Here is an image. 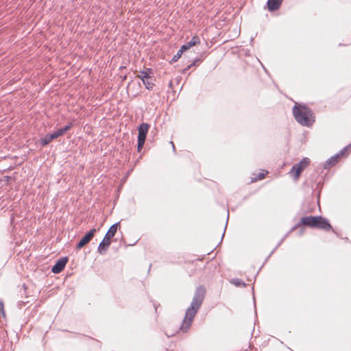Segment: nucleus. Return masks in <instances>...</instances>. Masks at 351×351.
Masks as SVG:
<instances>
[{"mask_svg":"<svg viewBox=\"0 0 351 351\" xmlns=\"http://www.w3.org/2000/svg\"><path fill=\"white\" fill-rule=\"evenodd\" d=\"M293 114L295 120L303 126H311L315 121L313 112L304 105L296 104L293 108Z\"/></svg>","mask_w":351,"mask_h":351,"instance_id":"nucleus-1","label":"nucleus"},{"mask_svg":"<svg viewBox=\"0 0 351 351\" xmlns=\"http://www.w3.org/2000/svg\"><path fill=\"white\" fill-rule=\"evenodd\" d=\"M96 231L97 230L95 228H93L88 233H86L85 236L83 237L77 243V248L81 249L83 247H84L86 244H88L94 237Z\"/></svg>","mask_w":351,"mask_h":351,"instance_id":"nucleus-8","label":"nucleus"},{"mask_svg":"<svg viewBox=\"0 0 351 351\" xmlns=\"http://www.w3.org/2000/svg\"><path fill=\"white\" fill-rule=\"evenodd\" d=\"M136 77L141 79L145 85V88L148 90H152L155 84V79L153 76V72L152 69H147L145 71H139L137 74Z\"/></svg>","mask_w":351,"mask_h":351,"instance_id":"nucleus-5","label":"nucleus"},{"mask_svg":"<svg viewBox=\"0 0 351 351\" xmlns=\"http://www.w3.org/2000/svg\"><path fill=\"white\" fill-rule=\"evenodd\" d=\"M67 262L68 258L66 257L59 259L52 267L51 271L54 274H59L64 269Z\"/></svg>","mask_w":351,"mask_h":351,"instance_id":"nucleus-9","label":"nucleus"},{"mask_svg":"<svg viewBox=\"0 0 351 351\" xmlns=\"http://www.w3.org/2000/svg\"><path fill=\"white\" fill-rule=\"evenodd\" d=\"M199 44H200V39H199V36H194L189 42H188L187 43H186L185 45L182 46V50L186 51L189 49H190L191 47L198 45Z\"/></svg>","mask_w":351,"mask_h":351,"instance_id":"nucleus-12","label":"nucleus"},{"mask_svg":"<svg viewBox=\"0 0 351 351\" xmlns=\"http://www.w3.org/2000/svg\"><path fill=\"white\" fill-rule=\"evenodd\" d=\"M149 128V125L146 123H141L138 128V135L137 149L138 152H141L144 146Z\"/></svg>","mask_w":351,"mask_h":351,"instance_id":"nucleus-6","label":"nucleus"},{"mask_svg":"<svg viewBox=\"0 0 351 351\" xmlns=\"http://www.w3.org/2000/svg\"><path fill=\"white\" fill-rule=\"evenodd\" d=\"M267 174L268 171L267 170L263 169L256 175V177L252 179V182L261 180L264 179Z\"/></svg>","mask_w":351,"mask_h":351,"instance_id":"nucleus-16","label":"nucleus"},{"mask_svg":"<svg viewBox=\"0 0 351 351\" xmlns=\"http://www.w3.org/2000/svg\"><path fill=\"white\" fill-rule=\"evenodd\" d=\"M300 222L304 226L316 228L327 232L332 229L328 221L321 216L304 217L301 219Z\"/></svg>","mask_w":351,"mask_h":351,"instance_id":"nucleus-2","label":"nucleus"},{"mask_svg":"<svg viewBox=\"0 0 351 351\" xmlns=\"http://www.w3.org/2000/svg\"><path fill=\"white\" fill-rule=\"evenodd\" d=\"M0 315L3 318H5L6 315L4 309V303L3 301H0Z\"/></svg>","mask_w":351,"mask_h":351,"instance_id":"nucleus-20","label":"nucleus"},{"mask_svg":"<svg viewBox=\"0 0 351 351\" xmlns=\"http://www.w3.org/2000/svg\"><path fill=\"white\" fill-rule=\"evenodd\" d=\"M73 127V123H70L66 125L64 128L58 130L53 132L52 134L54 139L59 136H63L67 131H69Z\"/></svg>","mask_w":351,"mask_h":351,"instance_id":"nucleus-13","label":"nucleus"},{"mask_svg":"<svg viewBox=\"0 0 351 351\" xmlns=\"http://www.w3.org/2000/svg\"><path fill=\"white\" fill-rule=\"evenodd\" d=\"M111 244V240L110 238H108L106 237H104L102 241L99 243L97 252L100 254H104L106 253L108 247H110Z\"/></svg>","mask_w":351,"mask_h":351,"instance_id":"nucleus-10","label":"nucleus"},{"mask_svg":"<svg viewBox=\"0 0 351 351\" xmlns=\"http://www.w3.org/2000/svg\"><path fill=\"white\" fill-rule=\"evenodd\" d=\"M186 51L185 50H182V47H180V50L177 52V53L173 57L172 61L176 62L181 57L182 54Z\"/></svg>","mask_w":351,"mask_h":351,"instance_id":"nucleus-17","label":"nucleus"},{"mask_svg":"<svg viewBox=\"0 0 351 351\" xmlns=\"http://www.w3.org/2000/svg\"><path fill=\"white\" fill-rule=\"evenodd\" d=\"M206 295V289L203 287H199L197 288L195 293L193 296V301L191 304V306L187 308L188 310H191L194 311V313H197L199 307L201 306L203 300L204 299Z\"/></svg>","mask_w":351,"mask_h":351,"instance_id":"nucleus-4","label":"nucleus"},{"mask_svg":"<svg viewBox=\"0 0 351 351\" xmlns=\"http://www.w3.org/2000/svg\"><path fill=\"white\" fill-rule=\"evenodd\" d=\"M119 226V223H116L111 226L110 228L108 229L107 233L106 234L105 237L110 238V239L113 238V237L115 235L116 232H117L118 227Z\"/></svg>","mask_w":351,"mask_h":351,"instance_id":"nucleus-14","label":"nucleus"},{"mask_svg":"<svg viewBox=\"0 0 351 351\" xmlns=\"http://www.w3.org/2000/svg\"><path fill=\"white\" fill-rule=\"evenodd\" d=\"M231 282L237 287L245 286V283L241 280L237 278L232 280Z\"/></svg>","mask_w":351,"mask_h":351,"instance_id":"nucleus-19","label":"nucleus"},{"mask_svg":"<svg viewBox=\"0 0 351 351\" xmlns=\"http://www.w3.org/2000/svg\"><path fill=\"white\" fill-rule=\"evenodd\" d=\"M310 163L311 160L308 158H302L298 163L292 167L289 172V176L293 178L294 180H298L302 172L310 165Z\"/></svg>","mask_w":351,"mask_h":351,"instance_id":"nucleus-3","label":"nucleus"},{"mask_svg":"<svg viewBox=\"0 0 351 351\" xmlns=\"http://www.w3.org/2000/svg\"><path fill=\"white\" fill-rule=\"evenodd\" d=\"M54 139L52 134H48L45 137L40 138V141L43 146L48 145Z\"/></svg>","mask_w":351,"mask_h":351,"instance_id":"nucleus-15","label":"nucleus"},{"mask_svg":"<svg viewBox=\"0 0 351 351\" xmlns=\"http://www.w3.org/2000/svg\"><path fill=\"white\" fill-rule=\"evenodd\" d=\"M339 157L340 156L339 154H337L336 156L331 157L328 160V163L330 164L331 165H335L339 161Z\"/></svg>","mask_w":351,"mask_h":351,"instance_id":"nucleus-18","label":"nucleus"},{"mask_svg":"<svg viewBox=\"0 0 351 351\" xmlns=\"http://www.w3.org/2000/svg\"><path fill=\"white\" fill-rule=\"evenodd\" d=\"M197 62V60H195L191 64L189 65L184 70V72H185L186 70H189L191 67H192L193 65L195 64V63Z\"/></svg>","mask_w":351,"mask_h":351,"instance_id":"nucleus-21","label":"nucleus"},{"mask_svg":"<svg viewBox=\"0 0 351 351\" xmlns=\"http://www.w3.org/2000/svg\"><path fill=\"white\" fill-rule=\"evenodd\" d=\"M196 313L191 310H186L184 319L180 326V330L186 332L190 328Z\"/></svg>","mask_w":351,"mask_h":351,"instance_id":"nucleus-7","label":"nucleus"},{"mask_svg":"<svg viewBox=\"0 0 351 351\" xmlns=\"http://www.w3.org/2000/svg\"><path fill=\"white\" fill-rule=\"evenodd\" d=\"M283 0H268L267 3V8L270 12L275 11L280 8Z\"/></svg>","mask_w":351,"mask_h":351,"instance_id":"nucleus-11","label":"nucleus"}]
</instances>
